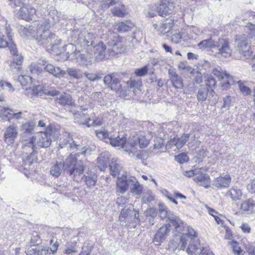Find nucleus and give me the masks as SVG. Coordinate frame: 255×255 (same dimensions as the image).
Instances as JSON below:
<instances>
[{"instance_id": "4c0bfd02", "label": "nucleus", "mask_w": 255, "mask_h": 255, "mask_svg": "<svg viewBox=\"0 0 255 255\" xmlns=\"http://www.w3.org/2000/svg\"><path fill=\"white\" fill-rule=\"evenodd\" d=\"M47 233H45L44 232L38 234L36 232H33L32 233L31 238V244L32 246H36L40 244L42 240L47 241Z\"/></svg>"}, {"instance_id": "412c9836", "label": "nucleus", "mask_w": 255, "mask_h": 255, "mask_svg": "<svg viewBox=\"0 0 255 255\" xmlns=\"http://www.w3.org/2000/svg\"><path fill=\"white\" fill-rule=\"evenodd\" d=\"M170 225L165 224L162 226L157 231L154 235L153 242L156 245H159L161 242L165 240L167 234L170 231Z\"/></svg>"}, {"instance_id": "a18cd8bd", "label": "nucleus", "mask_w": 255, "mask_h": 255, "mask_svg": "<svg viewBox=\"0 0 255 255\" xmlns=\"http://www.w3.org/2000/svg\"><path fill=\"white\" fill-rule=\"evenodd\" d=\"M129 187L130 192L134 195H139L142 192V187L134 177L131 178V183Z\"/></svg>"}, {"instance_id": "bb28decb", "label": "nucleus", "mask_w": 255, "mask_h": 255, "mask_svg": "<svg viewBox=\"0 0 255 255\" xmlns=\"http://www.w3.org/2000/svg\"><path fill=\"white\" fill-rule=\"evenodd\" d=\"M104 83L112 90L117 92L118 85L120 84V80L115 74L113 73L108 74L104 77Z\"/></svg>"}, {"instance_id": "e2e57ef3", "label": "nucleus", "mask_w": 255, "mask_h": 255, "mask_svg": "<svg viewBox=\"0 0 255 255\" xmlns=\"http://www.w3.org/2000/svg\"><path fill=\"white\" fill-rule=\"evenodd\" d=\"M23 62V57L20 54H15L12 55V61L11 63L13 64V66L14 65L16 66H20L21 65Z\"/></svg>"}, {"instance_id": "f257e3e1", "label": "nucleus", "mask_w": 255, "mask_h": 255, "mask_svg": "<svg viewBox=\"0 0 255 255\" xmlns=\"http://www.w3.org/2000/svg\"><path fill=\"white\" fill-rule=\"evenodd\" d=\"M60 15V13L56 9L51 7L49 11V18L39 22L37 28L33 26L24 28L25 36L29 39L32 37L35 38L37 42L43 47L50 46L52 49L56 48L60 43V39L52 34L49 28L51 25L59 22Z\"/></svg>"}, {"instance_id": "bf43d9fd", "label": "nucleus", "mask_w": 255, "mask_h": 255, "mask_svg": "<svg viewBox=\"0 0 255 255\" xmlns=\"http://www.w3.org/2000/svg\"><path fill=\"white\" fill-rule=\"evenodd\" d=\"M84 75L88 80L92 82L98 81L102 78V74L100 73H89L86 72L84 73Z\"/></svg>"}, {"instance_id": "f8f14e48", "label": "nucleus", "mask_w": 255, "mask_h": 255, "mask_svg": "<svg viewBox=\"0 0 255 255\" xmlns=\"http://www.w3.org/2000/svg\"><path fill=\"white\" fill-rule=\"evenodd\" d=\"M186 235H176L170 242L168 244V249L170 252H174L176 249H179L184 250L187 244L185 243Z\"/></svg>"}, {"instance_id": "7ed1b4c3", "label": "nucleus", "mask_w": 255, "mask_h": 255, "mask_svg": "<svg viewBox=\"0 0 255 255\" xmlns=\"http://www.w3.org/2000/svg\"><path fill=\"white\" fill-rule=\"evenodd\" d=\"M81 152H77L75 154L71 153L66 159L63 163L64 166V171L69 174L70 175L77 176L82 174L85 168V165L80 161L78 163L77 156L80 155H85L87 149L81 150Z\"/></svg>"}, {"instance_id": "c9c22d12", "label": "nucleus", "mask_w": 255, "mask_h": 255, "mask_svg": "<svg viewBox=\"0 0 255 255\" xmlns=\"http://www.w3.org/2000/svg\"><path fill=\"white\" fill-rule=\"evenodd\" d=\"M58 104L62 106H74L75 102L71 96L69 94L63 93L57 98Z\"/></svg>"}, {"instance_id": "5701e85b", "label": "nucleus", "mask_w": 255, "mask_h": 255, "mask_svg": "<svg viewBox=\"0 0 255 255\" xmlns=\"http://www.w3.org/2000/svg\"><path fill=\"white\" fill-rule=\"evenodd\" d=\"M43 65L45 66V70L49 73L52 74L56 78H60L63 77L66 74V72L60 69L59 67L54 66V65L47 63L45 60L42 61Z\"/></svg>"}, {"instance_id": "5fc2aeb1", "label": "nucleus", "mask_w": 255, "mask_h": 255, "mask_svg": "<svg viewBox=\"0 0 255 255\" xmlns=\"http://www.w3.org/2000/svg\"><path fill=\"white\" fill-rule=\"evenodd\" d=\"M34 126L35 124L33 122H29L23 124L21 127V129L24 133H32Z\"/></svg>"}, {"instance_id": "c756f323", "label": "nucleus", "mask_w": 255, "mask_h": 255, "mask_svg": "<svg viewBox=\"0 0 255 255\" xmlns=\"http://www.w3.org/2000/svg\"><path fill=\"white\" fill-rule=\"evenodd\" d=\"M73 58L76 59V62L78 64L87 67L88 66L91 65L92 63V61L91 56L86 55L84 53H81L80 50H78Z\"/></svg>"}, {"instance_id": "9d476101", "label": "nucleus", "mask_w": 255, "mask_h": 255, "mask_svg": "<svg viewBox=\"0 0 255 255\" xmlns=\"http://www.w3.org/2000/svg\"><path fill=\"white\" fill-rule=\"evenodd\" d=\"M75 122L86 126L88 127L93 126L100 125L101 123L99 121L91 119L88 115L81 112H77L74 114Z\"/></svg>"}, {"instance_id": "8fccbe9b", "label": "nucleus", "mask_w": 255, "mask_h": 255, "mask_svg": "<svg viewBox=\"0 0 255 255\" xmlns=\"http://www.w3.org/2000/svg\"><path fill=\"white\" fill-rule=\"evenodd\" d=\"M187 232L183 234L182 235H186L187 237L186 238L185 243L187 245V242L189 240H194L198 239L197 237V234L195 230L189 226L187 227Z\"/></svg>"}, {"instance_id": "052dcab7", "label": "nucleus", "mask_w": 255, "mask_h": 255, "mask_svg": "<svg viewBox=\"0 0 255 255\" xmlns=\"http://www.w3.org/2000/svg\"><path fill=\"white\" fill-rule=\"evenodd\" d=\"M171 42L175 44H178L183 41V32H180L173 34L171 36Z\"/></svg>"}, {"instance_id": "603ef678", "label": "nucleus", "mask_w": 255, "mask_h": 255, "mask_svg": "<svg viewBox=\"0 0 255 255\" xmlns=\"http://www.w3.org/2000/svg\"><path fill=\"white\" fill-rule=\"evenodd\" d=\"M245 32L248 34L246 37L255 39V25L248 23L244 28Z\"/></svg>"}, {"instance_id": "e433bc0d", "label": "nucleus", "mask_w": 255, "mask_h": 255, "mask_svg": "<svg viewBox=\"0 0 255 255\" xmlns=\"http://www.w3.org/2000/svg\"><path fill=\"white\" fill-rule=\"evenodd\" d=\"M137 141L134 139H131L126 142L124 148L125 150L128 153L129 155L134 156L135 153L138 152L137 148Z\"/></svg>"}, {"instance_id": "680f3d73", "label": "nucleus", "mask_w": 255, "mask_h": 255, "mask_svg": "<svg viewBox=\"0 0 255 255\" xmlns=\"http://www.w3.org/2000/svg\"><path fill=\"white\" fill-rule=\"evenodd\" d=\"M138 143L139 146L141 148H145L149 143V140L146 139L144 136L140 135L137 139H134Z\"/></svg>"}, {"instance_id": "de8ad7c7", "label": "nucleus", "mask_w": 255, "mask_h": 255, "mask_svg": "<svg viewBox=\"0 0 255 255\" xmlns=\"http://www.w3.org/2000/svg\"><path fill=\"white\" fill-rule=\"evenodd\" d=\"M217 42L210 38L202 40L197 44V46L199 49L215 48L216 47Z\"/></svg>"}, {"instance_id": "aec40b11", "label": "nucleus", "mask_w": 255, "mask_h": 255, "mask_svg": "<svg viewBox=\"0 0 255 255\" xmlns=\"http://www.w3.org/2000/svg\"><path fill=\"white\" fill-rule=\"evenodd\" d=\"M41 93H43L46 95L55 96L58 95L59 94V92L55 90H52L49 91H43L42 89V87L40 85L33 87L32 89L30 88L28 89L27 87L25 88V94L28 97H32L33 95H37Z\"/></svg>"}, {"instance_id": "3c124183", "label": "nucleus", "mask_w": 255, "mask_h": 255, "mask_svg": "<svg viewBox=\"0 0 255 255\" xmlns=\"http://www.w3.org/2000/svg\"><path fill=\"white\" fill-rule=\"evenodd\" d=\"M100 7L103 10H106L110 6L117 4L120 2V0H100Z\"/></svg>"}, {"instance_id": "f03ea898", "label": "nucleus", "mask_w": 255, "mask_h": 255, "mask_svg": "<svg viewBox=\"0 0 255 255\" xmlns=\"http://www.w3.org/2000/svg\"><path fill=\"white\" fill-rule=\"evenodd\" d=\"M73 37L78 48H81L80 50H86L89 53L92 49L94 50V56L97 61H100L105 57L106 46L102 41L94 46L95 38L94 34L86 31L75 30L73 32Z\"/></svg>"}, {"instance_id": "4468645a", "label": "nucleus", "mask_w": 255, "mask_h": 255, "mask_svg": "<svg viewBox=\"0 0 255 255\" xmlns=\"http://www.w3.org/2000/svg\"><path fill=\"white\" fill-rule=\"evenodd\" d=\"M212 73L218 78L219 80H225V82L222 83V87L223 88H226L227 85L234 83L232 76L228 74L226 71L220 67L213 69Z\"/></svg>"}, {"instance_id": "49530a36", "label": "nucleus", "mask_w": 255, "mask_h": 255, "mask_svg": "<svg viewBox=\"0 0 255 255\" xmlns=\"http://www.w3.org/2000/svg\"><path fill=\"white\" fill-rule=\"evenodd\" d=\"M26 152V154L27 155L23 158V162L25 165H30L34 162L36 161L37 156L36 151Z\"/></svg>"}, {"instance_id": "39448f33", "label": "nucleus", "mask_w": 255, "mask_h": 255, "mask_svg": "<svg viewBox=\"0 0 255 255\" xmlns=\"http://www.w3.org/2000/svg\"><path fill=\"white\" fill-rule=\"evenodd\" d=\"M138 212L135 211L131 204L126 205L121 211L119 219L122 225H128L130 222L138 219Z\"/></svg>"}, {"instance_id": "423d86ee", "label": "nucleus", "mask_w": 255, "mask_h": 255, "mask_svg": "<svg viewBox=\"0 0 255 255\" xmlns=\"http://www.w3.org/2000/svg\"><path fill=\"white\" fill-rule=\"evenodd\" d=\"M59 134V132L52 126H48L44 132L41 133V136L37 142L38 146L41 148H47L51 144L52 139Z\"/></svg>"}, {"instance_id": "393cba45", "label": "nucleus", "mask_w": 255, "mask_h": 255, "mask_svg": "<svg viewBox=\"0 0 255 255\" xmlns=\"http://www.w3.org/2000/svg\"><path fill=\"white\" fill-rule=\"evenodd\" d=\"M173 21L172 19H167L162 23H160L159 24H153V26L154 29L159 31V34L162 35L168 32L171 30L173 25Z\"/></svg>"}, {"instance_id": "ddd939ff", "label": "nucleus", "mask_w": 255, "mask_h": 255, "mask_svg": "<svg viewBox=\"0 0 255 255\" xmlns=\"http://www.w3.org/2000/svg\"><path fill=\"white\" fill-rule=\"evenodd\" d=\"M26 1L21 6L15 5L13 8L20 7L19 16L22 19L26 20H32L34 17V15L36 14V10L35 8L30 5H26Z\"/></svg>"}, {"instance_id": "4be33fe9", "label": "nucleus", "mask_w": 255, "mask_h": 255, "mask_svg": "<svg viewBox=\"0 0 255 255\" xmlns=\"http://www.w3.org/2000/svg\"><path fill=\"white\" fill-rule=\"evenodd\" d=\"M127 86L128 91H132L135 95L140 94L141 92V87L142 86L141 80L139 78L137 79L131 77L127 82Z\"/></svg>"}, {"instance_id": "0e129e2a", "label": "nucleus", "mask_w": 255, "mask_h": 255, "mask_svg": "<svg viewBox=\"0 0 255 255\" xmlns=\"http://www.w3.org/2000/svg\"><path fill=\"white\" fill-rule=\"evenodd\" d=\"M148 72V68L146 66L141 68L136 69L134 71V74L137 77H141L145 76Z\"/></svg>"}, {"instance_id": "6ab92c4d", "label": "nucleus", "mask_w": 255, "mask_h": 255, "mask_svg": "<svg viewBox=\"0 0 255 255\" xmlns=\"http://www.w3.org/2000/svg\"><path fill=\"white\" fill-rule=\"evenodd\" d=\"M131 178L124 176L118 177L116 188L117 193L124 194L127 191L131 185Z\"/></svg>"}, {"instance_id": "69168bd1", "label": "nucleus", "mask_w": 255, "mask_h": 255, "mask_svg": "<svg viewBox=\"0 0 255 255\" xmlns=\"http://www.w3.org/2000/svg\"><path fill=\"white\" fill-rule=\"evenodd\" d=\"M175 160L179 163H183L188 161L189 158L185 153H182L175 156Z\"/></svg>"}, {"instance_id": "9b49d317", "label": "nucleus", "mask_w": 255, "mask_h": 255, "mask_svg": "<svg viewBox=\"0 0 255 255\" xmlns=\"http://www.w3.org/2000/svg\"><path fill=\"white\" fill-rule=\"evenodd\" d=\"M59 146L61 148H67L70 150H78L80 149L83 150L86 149L85 146H83L81 142L75 141L70 136L68 135L65 138L61 139Z\"/></svg>"}, {"instance_id": "f3484780", "label": "nucleus", "mask_w": 255, "mask_h": 255, "mask_svg": "<svg viewBox=\"0 0 255 255\" xmlns=\"http://www.w3.org/2000/svg\"><path fill=\"white\" fill-rule=\"evenodd\" d=\"M174 8V5L173 2L168 0H161L157 7V12L159 15L164 17L172 14Z\"/></svg>"}, {"instance_id": "cd10ccee", "label": "nucleus", "mask_w": 255, "mask_h": 255, "mask_svg": "<svg viewBox=\"0 0 255 255\" xmlns=\"http://www.w3.org/2000/svg\"><path fill=\"white\" fill-rule=\"evenodd\" d=\"M194 181L200 186L208 188L210 185V179L209 175L205 173L198 172L193 179Z\"/></svg>"}, {"instance_id": "473e14b6", "label": "nucleus", "mask_w": 255, "mask_h": 255, "mask_svg": "<svg viewBox=\"0 0 255 255\" xmlns=\"http://www.w3.org/2000/svg\"><path fill=\"white\" fill-rule=\"evenodd\" d=\"M111 10L112 13L114 16L119 17H124L127 14V11L125 5L122 2L121 0Z\"/></svg>"}, {"instance_id": "ea45409f", "label": "nucleus", "mask_w": 255, "mask_h": 255, "mask_svg": "<svg viewBox=\"0 0 255 255\" xmlns=\"http://www.w3.org/2000/svg\"><path fill=\"white\" fill-rule=\"evenodd\" d=\"M117 161V158H113L109 165L111 174L114 177H116L119 174L122 169L121 166Z\"/></svg>"}, {"instance_id": "79ce46f5", "label": "nucleus", "mask_w": 255, "mask_h": 255, "mask_svg": "<svg viewBox=\"0 0 255 255\" xmlns=\"http://www.w3.org/2000/svg\"><path fill=\"white\" fill-rule=\"evenodd\" d=\"M133 24L129 21H121L115 25V28L119 32H125L131 30Z\"/></svg>"}, {"instance_id": "b1692460", "label": "nucleus", "mask_w": 255, "mask_h": 255, "mask_svg": "<svg viewBox=\"0 0 255 255\" xmlns=\"http://www.w3.org/2000/svg\"><path fill=\"white\" fill-rule=\"evenodd\" d=\"M216 47L218 48L219 53L224 57H229L232 53V49L229 45L228 41L224 39H220L217 42Z\"/></svg>"}, {"instance_id": "a878e982", "label": "nucleus", "mask_w": 255, "mask_h": 255, "mask_svg": "<svg viewBox=\"0 0 255 255\" xmlns=\"http://www.w3.org/2000/svg\"><path fill=\"white\" fill-rule=\"evenodd\" d=\"M231 182V177L229 174H225L216 178L213 181V185L219 188H227Z\"/></svg>"}, {"instance_id": "37998d69", "label": "nucleus", "mask_w": 255, "mask_h": 255, "mask_svg": "<svg viewBox=\"0 0 255 255\" xmlns=\"http://www.w3.org/2000/svg\"><path fill=\"white\" fill-rule=\"evenodd\" d=\"M255 208V202L251 198H249L243 201L241 204L240 208L244 211L252 212Z\"/></svg>"}, {"instance_id": "c85d7f7f", "label": "nucleus", "mask_w": 255, "mask_h": 255, "mask_svg": "<svg viewBox=\"0 0 255 255\" xmlns=\"http://www.w3.org/2000/svg\"><path fill=\"white\" fill-rule=\"evenodd\" d=\"M108 142H110L112 146L124 148L127 142V137L123 134H119L117 136L111 135L108 138Z\"/></svg>"}, {"instance_id": "09e8293b", "label": "nucleus", "mask_w": 255, "mask_h": 255, "mask_svg": "<svg viewBox=\"0 0 255 255\" xmlns=\"http://www.w3.org/2000/svg\"><path fill=\"white\" fill-rule=\"evenodd\" d=\"M228 193L232 200L234 201L240 200L243 195L241 190L237 187H233L231 189Z\"/></svg>"}, {"instance_id": "c03bdc74", "label": "nucleus", "mask_w": 255, "mask_h": 255, "mask_svg": "<svg viewBox=\"0 0 255 255\" xmlns=\"http://www.w3.org/2000/svg\"><path fill=\"white\" fill-rule=\"evenodd\" d=\"M85 177L86 183L88 186L91 187L95 186L97 178V176L95 172L88 171L86 172V174L85 175Z\"/></svg>"}, {"instance_id": "2f4dec72", "label": "nucleus", "mask_w": 255, "mask_h": 255, "mask_svg": "<svg viewBox=\"0 0 255 255\" xmlns=\"http://www.w3.org/2000/svg\"><path fill=\"white\" fill-rule=\"evenodd\" d=\"M110 154L108 152H104L101 153L98 156V167L101 171H104L107 167L109 162Z\"/></svg>"}, {"instance_id": "6e6552de", "label": "nucleus", "mask_w": 255, "mask_h": 255, "mask_svg": "<svg viewBox=\"0 0 255 255\" xmlns=\"http://www.w3.org/2000/svg\"><path fill=\"white\" fill-rule=\"evenodd\" d=\"M126 39L124 37H116L108 42V52L110 54L115 55L122 53L126 50Z\"/></svg>"}, {"instance_id": "a211bd4d", "label": "nucleus", "mask_w": 255, "mask_h": 255, "mask_svg": "<svg viewBox=\"0 0 255 255\" xmlns=\"http://www.w3.org/2000/svg\"><path fill=\"white\" fill-rule=\"evenodd\" d=\"M189 137L190 133H184L180 137H175L168 141L166 146L171 148L175 147L176 149H180L188 140Z\"/></svg>"}, {"instance_id": "1a4fd4ad", "label": "nucleus", "mask_w": 255, "mask_h": 255, "mask_svg": "<svg viewBox=\"0 0 255 255\" xmlns=\"http://www.w3.org/2000/svg\"><path fill=\"white\" fill-rule=\"evenodd\" d=\"M18 135V128L16 125H12L5 128L3 139L8 146H12Z\"/></svg>"}, {"instance_id": "0eeeda50", "label": "nucleus", "mask_w": 255, "mask_h": 255, "mask_svg": "<svg viewBox=\"0 0 255 255\" xmlns=\"http://www.w3.org/2000/svg\"><path fill=\"white\" fill-rule=\"evenodd\" d=\"M60 39V43L58 44L56 48L52 49V48L50 46L45 48H47V50H51V51L53 52L54 54L57 55H65V60H67L70 57V56H71L72 58H73L78 51L77 50V47L71 43L64 45L63 46L60 47V46L61 44L62 41L61 39Z\"/></svg>"}, {"instance_id": "20e7f679", "label": "nucleus", "mask_w": 255, "mask_h": 255, "mask_svg": "<svg viewBox=\"0 0 255 255\" xmlns=\"http://www.w3.org/2000/svg\"><path fill=\"white\" fill-rule=\"evenodd\" d=\"M158 213L162 219L167 218L174 226L176 232L181 233L184 230L186 224L174 214L168 212L167 208L162 204H159Z\"/></svg>"}, {"instance_id": "7c9ffc66", "label": "nucleus", "mask_w": 255, "mask_h": 255, "mask_svg": "<svg viewBox=\"0 0 255 255\" xmlns=\"http://www.w3.org/2000/svg\"><path fill=\"white\" fill-rule=\"evenodd\" d=\"M187 244L188 246L186 248V252L190 255H196V253H198L201 248L198 239L189 240L187 242Z\"/></svg>"}, {"instance_id": "f704fd0d", "label": "nucleus", "mask_w": 255, "mask_h": 255, "mask_svg": "<svg viewBox=\"0 0 255 255\" xmlns=\"http://www.w3.org/2000/svg\"><path fill=\"white\" fill-rule=\"evenodd\" d=\"M4 34H7L9 39H11L10 27L9 25L4 26L0 25V48H5L7 45V41L4 39Z\"/></svg>"}, {"instance_id": "864d4df0", "label": "nucleus", "mask_w": 255, "mask_h": 255, "mask_svg": "<svg viewBox=\"0 0 255 255\" xmlns=\"http://www.w3.org/2000/svg\"><path fill=\"white\" fill-rule=\"evenodd\" d=\"M208 89L205 87L201 88L199 89L197 93V99L199 102L205 101L208 97Z\"/></svg>"}, {"instance_id": "774afa93", "label": "nucleus", "mask_w": 255, "mask_h": 255, "mask_svg": "<svg viewBox=\"0 0 255 255\" xmlns=\"http://www.w3.org/2000/svg\"><path fill=\"white\" fill-rule=\"evenodd\" d=\"M10 112H12V109L5 108L3 107H0V117H5L8 121V117L10 116Z\"/></svg>"}, {"instance_id": "dca6fc26", "label": "nucleus", "mask_w": 255, "mask_h": 255, "mask_svg": "<svg viewBox=\"0 0 255 255\" xmlns=\"http://www.w3.org/2000/svg\"><path fill=\"white\" fill-rule=\"evenodd\" d=\"M235 43L238 50L245 56L251 54V52L249 50L250 47L248 43L247 37L245 35L238 36L236 38Z\"/></svg>"}, {"instance_id": "2eb2a0df", "label": "nucleus", "mask_w": 255, "mask_h": 255, "mask_svg": "<svg viewBox=\"0 0 255 255\" xmlns=\"http://www.w3.org/2000/svg\"><path fill=\"white\" fill-rule=\"evenodd\" d=\"M203 31L195 26L190 27L187 31L183 32V42L191 43L195 41Z\"/></svg>"}, {"instance_id": "4d7b16f0", "label": "nucleus", "mask_w": 255, "mask_h": 255, "mask_svg": "<svg viewBox=\"0 0 255 255\" xmlns=\"http://www.w3.org/2000/svg\"><path fill=\"white\" fill-rule=\"evenodd\" d=\"M97 136L101 140H105L106 142H108V138H109L108 130L104 129H100L96 130Z\"/></svg>"}, {"instance_id": "a19ab883", "label": "nucleus", "mask_w": 255, "mask_h": 255, "mask_svg": "<svg viewBox=\"0 0 255 255\" xmlns=\"http://www.w3.org/2000/svg\"><path fill=\"white\" fill-rule=\"evenodd\" d=\"M35 140V137L34 136H32L29 139L25 140L22 146L23 152L36 151L35 146L34 145Z\"/></svg>"}, {"instance_id": "72a5a7b5", "label": "nucleus", "mask_w": 255, "mask_h": 255, "mask_svg": "<svg viewBox=\"0 0 255 255\" xmlns=\"http://www.w3.org/2000/svg\"><path fill=\"white\" fill-rule=\"evenodd\" d=\"M170 80L174 87L176 89H181L183 86V80L181 76H179L173 70L168 71Z\"/></svg>"}, {"instance_id": "58836bf2", "label": "nucleus", "mask_w": 255, "mask_h": 255, "mask_svg": "<svg viewBox=\"0 0 255 255\" xmlns=\"http://www.w3.org/2000/svg\"><path fill=\"white\" fill-rule=\"evenodd\" d=\"M64 164L62 162L56 161L51 165L50 173L54 177H58L61 174L62 170H64Z\"/></svg>"}, {"instance_id": "6e6d98bb", "label": "nucleus", "mask_w": 255, "mask_h": 255, "mask_svg": "<svg viewBox=\"0 0 255 255\" xmlns=\"http://www.w3.org/2000/svg\"><path fill=\"white\" fill-rule=\"evenodd\" d=\"M11 35V39H9V38L7 36V34H4V37H3L4 39H6V40L8 42L7 45L6 47L8 46L9 49L11 52L12 55H14L17 53V48L16 47V45L12 42V35ZM6 47V46L5 47Z\"/></svg>"}, {"instance_id": "338daca9", "label": "nucleus", "mask_w": 255, "mask_h": 255, "mask_svg": "<svg viewBox=\"0 0 255 255\" xmlns=\"http://www.w3.org/2000/svg\"><path fill=\"white\" fill-rule=\"evenodd\" d=\"M67 71L69 75L72 76L77 79H79L82 76L80 71L77 69L70 68L67 69Z\"/></svg>"}, {"instance_id": "13d9d810", "label": "nucleus", "mask_w": 255, "mask_h": 255, "mask_svg": "<svg viewBox=\"0 0 255 255\" xmlns=\"http://www.w3.org/2000/svg\"><path fill=\"white\" fill-rule=\"evenodd\" d=\"M17 81L22 86H26L32 83L31 78L26 75L19 76Z\"/></svg>"}]
</instances>
